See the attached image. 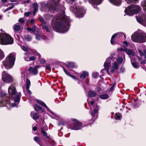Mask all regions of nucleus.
Here are the masks:
<instances>
[{
    "mask_svg": "<svg viewBox=\"0 0 146 146\" xmlns=\"http://www.w3.org/2000/svg\"><path fill=\"white\" fill-rule=\"evenodd\" d=\"M59 1L51 0L47 5L44 3H41V4L43 7L47 8L48 11H58L59 9L62 10V16L53 17L51 24L53 29L56 31L64 33L69 29L70 20L65 16L64 13L65 8L62 5H59L58 3Z\"/></svg>",
    "mask_w": 146,
    "mask_h": 146,
    "instance_id": "nucleus-1",
    "label": "nucleus"
},
{
    "mask_svg": "<svg viewBox=\"0 0 146 146\" xmlns=\"http://www.w3.org/2000/svg\"><path fill=\"white\" fill-rule=\"evenodd\" d=\"M15 59V54L14 53H11L7 57L5 60L3 62L2 67L3 66L6 69H8L11 68L13 66Z\"/></svg>",
    "mask_w": 146,
    "mask_h": 146,
    "instance_id": "nucleus-2",
    "label": "nucleus"
},
{
    "mask_svg": "<svg viewBox=\"0 0 146 146\" xmlns=\"http://www.w3.org/2000/svg\"><path fill=\"white\" fill-rule=\"evenodd\" d=\"M13 42V38L9 35L5 33L0 34V43L1 44H11Z\"/></svg>",
    "mask_w": 146,
    "mask_h": 146,
    "instance_id": "nucleus-3",
    "label": "nucleus"
},
{
    "mask_svg": "<svg viewBox=\"0 0 146 146\" xmlns=\"http://www.w3.org/2000/svg\"><path fill=\"white\" fill-rule=\"evenodd\" d=\"M133 41L137 42L143 43L146 41V35L138 32H135L131 36Z\"/></svg>",
    "mask_w": 146,
    "mask_h": 146,
    "instance_id": "nucleus-4",
    "label": "nucleus"
},
{
    "mask_svg": "<svg viewBox=\"0 0 146 146\" xmlns=\"http://www.w3.org/2000/svg\"><path fill=\"white\" fill-rule=\"evenodd\" d=\"M141 11V8L138 6L133 5L127 7L125 10L127 14L132 15L134 14L138 13Z\"/></svg>",
    "mask_w": 146,
    "mask_h": 146,
    "instance_id": "nucleus-5",
    "label": "nucleus"
},
{
    "mask_svg": "<svg viewBox=\"0 0 146 146\" xmlns=\"http://www.w3.org/2000/svg\"><path fill=\"white\" fill-rule=\"evenodd\" d=\"M88 103L90 106L91 114L93 117H94L98 113L99 107L95 104L93 101H91L90 103L88 102Z\"/></svg>",
    "mask_w": 146,
    "mask_h": 146,
    "instance_id": "nucleus-6",
    "label": "nucleus"
},
{
    "mask_svg": "<svg viewBox=\"0 0 146 146\" xmlns=\"http://www.w3.org/2000/svg\"><path fill=\"white\" fill-rule=\"evenodd\" d=\"M2 79L3 81L6 83L12 82L13 79L10 75L4 71L2 74Z\"/></svg>",
    "mask_w": 146,
    "mask_h": 146,
    "instance_id": "nucleus-7",
    "label": "nucleus"
},
{
    "mask_svg": "<svg viewBox=\"0 0 146 146\" xmlns=\"http://www.w3.org/2000/svg\"><path fill=\"white\" fill-rule=\"evenodd\" d=\"M72 120L74 122L75 125H70V128L72 129L76 130L81 128L82 127V123L80 122L75 119H72Z\"/></svg>",
    "mask_w": 146,
    "mask_h": 146,
    "instance_id": "nucleus-8",
    "label": "nucleus"
},
{
    "mask_svg": "<svg viewBox=\"0 0 146 146\" xmlns=\"http://www.w3.org/2000/svg\"><path fill=\"white\" fill-rule=\"evenodd\" d=\"M113 58V57L112 56H111V57H108V58L106 60L104 64V68L102 69V70L101 72H102L103 70H106L108 74H109L108 69L110 64L111 63V61L110 60L112 59Z\"/></svg>",
    "mask_w": 146,
    "mask_h": 146,
    "instance_id": "nucleus-9",
    "label": "nucleus"
},
{
    "mask_svg": "<svg viewBox=\"0 0 146 146\" xmlns=\"http://www.w3.org/2000/svg\"><path fill=\"white\" fill-rule=\"evenodd\" d=\"M8 91L9 95L11 97L14 98L16 93V91L14 84L11 85L9 88Z\"/></svg>",
    "mask_w": 146,
    "mask_h": 146,
    "instance_id": "nucleus-10",
    "label": "nucleus"
},
{
    "mask_svg": "<svg viewBox=\"0 0 146 146\" xmlns=\"http://www.w3.org/2000/svg\"><path fill=\"white\" fill-rule=\"evenodd\" d=\"M74 11L76 13L77 16L79 17H82L84 12V10L79 7L74 9Z\"/></svg>",
    "mask_w": 146,
    "mask_h": 146,
    "instance_id": "nucleus-11",
    "label": "nucleus"
},
{
    "mask_svg": "<svg viewBox=\"0 0 146 146\" xmlns=\"http://www.w3.org/2000/svg\"><path fill=\"white\" fill-rule=\"evenodd\" d=\"M21 96V94L20 93L16 94L15 98L14 99V103H12L11 104V106L13 107L17 106L19 102V101L20 98Z\"/></svg>",
    "mask_w": 146,
    "mask_h": 146,
    "instance_id": "nucleus-12",
    "label": "nucleus"
},
{
    "mask_svg": "<svg viewBox=\"0 0 146 146\" xmlns=\"http://www.w3.org/2000/svg\"><path fill=\"white\" fill-rule=\"evenodd\" d=\"M123 35L125 36L124 35L121 33H119L113 35L112 36L111 40V44H113L114 43V38H115L116 39L117 37L119 38L120 37L122 36ZM124 37H125V36H124Z\"/></svg>",
    "mask_w": 146,
    "mask_h": 146,
    "instance_id": "nucleus-13",
    "label": "nucleus"
},
{
    "mask_svg": "<svg viewBox=\"0 0 146 146\" xmlns=\"http://www.w3.org/2000/svg\"><path fill=\"white\" fill-rule=\"evenodd\" d=\"M8 98L7 97L4 98L3 99L0 101V107L5 106L7 104H9L10 106V104L9 102H8L7 100Z\"/></svg>",
    "mask_w": 146,
    "mask_h": 146,
    "instance_id": "nucleus-14",
    "label": "nucleus"
},
{
    "mask_svg": "<svg viewBox=\"0 0 146 146\" xmlns=\"http://www.w3.org/2000/svg\"><path fill=\"white\" fill-rule=\"evenodd\" d=\"M39 67V65L36 66L34 68L31 67L29 69V70L33 74H36L38 73L37 69Z\"/></svg>",
    "mask_w": 146,
    "mask_h": 146,
    "instance_id": "nucleus-15",
    "label": "nucleus"
},
{
    "mask_svg": "<svg viewBox=\"0 0 146 146\" xmlns=\"http://www.w3.org/2000/svg\"><path fill=\"white\" fill-rule=\"evenodd\" d=\"M13 28L15 32L19 31L22 29V28L19 23H16L14 25Z\"/></svg>",
    "mask_w": 146,
    "mask_h": 146,
    "instance_id": "nucleus-16",
    "label": "nucleus"
},
{
    "mask_svg": "<svg viewBox=\"0 0 146 146\" xmlns=\"http://www.w3.org/2000/svg\"><path fill=\"white\" fill-rule=\"evenodd\" d=\"M137 20L139 23H141L145 26H146V20L143 19L142 18L139 17L137 18Z\"/></svg>",
    "mask_w": 146,
    "mask_h": 146,
    "instance_id": "nucleus-17",
    "label": "nucleus"
},
{
    "mask_svg": "<svg viewBox=\"0 0 146 146\" xmlns=\"http://www.w3.org/2000/svg\"><path fill=\"white\" fill-rule=\"evenodd\" d=\"M31 115L32 117L34 120L37 119L39 117L38 113H36L31 112Z\"/></svg>",
    "mask_w": 146,
    "mask_h": 146,
    "instance_id": "nucleus-18",
    "label": "nucleus"
},
{
    "mask_svg": "<svg viewBox=\"0 0 146 146\" xmlns=\"http://www.w3.org/2000/svg\"><path fill=\"white\" fill-rule=\"evenodd\" d=\"M102 0H89L90 3L92 4L98 5L101 3Z\"/></svg>",
    "mask_w": 146,
    "mask_h": 146,
    "instance_id": "nucleus-19",
    "label": "nucleus"
},
{
    "mask_svg": "<svg viewBox=\"0 0 146 146\" xmlns=\"http://www.w3.org/2000/svg\"><path fill=\"white\" fill-rule=\"evenodd\" d=\"M113 4L119 6L121 4V0H109Z\"/></svg>",
    "mask_w": 146,
    "mask_h": 146,
    "instance_id": "nucleus-20",
    "label": "nucleus"
},
{
    "mask_svg": "<svg viewBox=\"0 0 146 146\" xmlns=\"http://www.w3.org/2000/svg\"><path fill=\"white\" fill-rule=\"evenodd\" d=\"M88 94L90 97H94L97 95V93L94 91L90 90L88 93Z\"/></svg>",
    "mask_w": 146,
    "mask_h": 146,
    "instance_id": "nucleus-21",
    "label": "nucleus"
},
{
    "mask_svg": "<svg viewBox=\"0 0 146 146\" xmlns=\"http://www.w3.org/2000/svg\"><path fill=\"white\" fill-rule=\"evenodd\" d=\"M30 53L28 52H26L25 53V56L24 57L25 60L26 61H30V57L29 55Z\"/></svg>",
    "mask_w": 146,
    "mask_h": 146,
    "instance_id": "nucleus-22",
    "label": "nucleus"
},
{
    "mask_svg": "<svg viewBox=\"0 0 146 146\" xmlns=\"http://www.w3.org/2000/svg\"><path fill=\"white\" fill-rule=\"evenodd\" d=\"M36 27L35 26L33 27L32 28H30L28 27L27 28V29L28 31H30L31 32L32 31V32L35 33L36 31Z\"/></svg>",
    "mask_w": 146,
    "mask_h": 146,
    "instance_id": "nucleus-23",
    "label": "nucleus"
},
{
    "mask_svg": "<svg viewBox=\"0 0 146 146\" xmlns=\"http://www.w3.org/2000/svg\"><path fill=\"white\" fill-rule=\"evenodd\" d=\"M25 39L27 41H31L32 39L31 37L29 35H26L24 36Z\"/></svg>",
    "mask_w": 146,
    "mask_h": 146,
    "instance_id": "nucleus-24",
    "label": "nucleus"
},
{
    "mask_svg": "<svg viewBox=\"0 0 146 146\" xmlns=\"http://www.w3.org/2000/svg\"><path fill=\"white\" fill-rule=\"evenodd\" d=\"M33 7L34 9V15H35V13L38 10V4L37 3H34L33 5Z\"/></svg>",
    "mask_w": 146,
    "mask_h": 146,
    "instance_id": "nucleus-25",
    "label": "nucleus"
},
{
    "mask_svg": "<svg viewBox=\"0 0 146 146\" xmlns=\"http://www.w3.org/2000/svg\"><path fill=\"white\" fill-rule=\"evenodd\" d=\"M37 101L42 106H43L46 108L47 110H49V108L46 105V104L42 101L40 100H37Z\"/></svg>",
    "mask_w": 146,
    "mask_h": 146,
    "instance_id": "nucleus-26",
    "label": "nucleus"
},
{
    "mask_svg": "<svg viewBox=\"0 0 146 146\" xmlns=\"http://www.w3.org/2000/svg\"><path fill=\"white\" fill-rule=\"evenodd\" d=\"M88 74L87 72H83L82 74L80 76V78L82 79H84L86 78V76H88Z\"/></svg>",
    "mask_w": 146,
    "mask_h": 146,
    "instance_id": "nucleus-27",
    "label": "nucleus"
},
{
    "mask_svg": "<svg viewBox=\"0 0 146 146\" xmlns=\"http://www.w3.org/2000/svg\"><path fill=\"white\" fill-rule=\"evenodd\" d=\"M67 67H70L73 68L75 66V65L74 62H68V64L66 65Z\"/></svg>",
    "mask_w": 146,
    "mask_h": 146,
    "instance_id": "nucleus-28",
    "label": "nucleus"
},
{
    "mask_svg": "<svg viewBox=\"0 0 146 146\" xmlns=\"http://www.w3.org/2000/svg\"><path fill=\"white\" fill-rule=\"evenodd\" d=\"M100 98L102 99H106L108 98V96L107 94H104L100 95Z\"/></svg>",
    "mask_w": 146,
    "mask_h": 146,
    "instance_id": "nucleus-29",
    "label": "nucleus"
},
{
    "mask_svg": "<svg viewBox=\"0 0 146 146\" xmlns=\"http://www.w3.org/2000/svg\"><path fill=\"white\" fill-rule=\"evenodd\" d=\"M121 117V114L119 113H117L116 114L115 116V118L117 120H119L120 119Z\"/></svg>",
    "mask_w": 146,
    "mask_h": 146,
    "instance_id": "nucleus-30",
    "label": "nucleus"
},
{
    "mask_svg": "<svg viewBox=\"0 0 146 146\" xmlns=\"http://www.w3.org/2000/svg\"><path fill=\"white\" fill-rule=\"evenodd\" d=\"M30 85V81L27 78L26 80V89H29Z\"/></svg>",
    "mask_w": 146,
    "mask_h": 146,
    "instance_id": "nucleus-31",
    "label": "nucleus"
},
{
    "mask_svg": "<svg viewBox=\"0 0 146 146\" xmlns=\"http://www.w3.org/2000/svg\"><path fill=\"white\" fill-rule=\"evenodd\" d=\"M112 67L113 68L116 70H117L118 68V64L116 62H114L113 64L112 65Z\"/></svg>",
    "mask_w": 146,
    "mask_h": 146,
    "instance_id": "nucleus-32",
    "label": "nucleus"
},
{
    "mask_svg": "<svg viewBox=\"0 0 146 146\" xmlns=\"http://www.w3.org/2000/svg\"><path fill=\"white\" fill-rule=\"evenodd\" d=\"M41 131L42 133L43 134V135L44 136L46 137V138H48V137L47 135V133L46 132L44 131L43 129V128H41Z\"/></svg>",
    "mask_w": 146,
    "mask_h": 146,
    "instance_id": "nucleus-33",
    "label": "nucleus"
},
{
    "mask_svg": "<svg viewBox=\"0 0 146 146\" xmlns=\"http://www.w3.org/2000/svg\"><path fill=\"white\" fill-rule=\"evenodd\" d=\"M33 139L34 141H35L36 143L39 144L40 141V139L39 138L36 137H34Z\"/></svg>",
    "mask_w": 146,
    "mask_h": 146,
    "instance_id": "nucleus-34",
    "label": "nucleus"
},
{
    "mask_svg": "<svg viewBox=\"0 0 146 146\" xmlns=\"http://www.w3.org/2000/svg\"><path fill=\"white\" fill-rule=\"evenodd\" d=\"M125 52L127 53L128 55L131 54H132L133 52L131 50L129 49H125Z\"/></svg>",
    "mask_w": 146,
    "mask_h": 146,
    "instance_id": "nucleus-35",
    "label": "nucleus"
},
{
    "mask_svg": "<svg viewBox=\"0 0 146 146\" xmlns=\"http://www.w3.org/2000/svg\"><path fill=\"white\" fill-rule=\"evenodd\" d=\"M15 7V6L14 5H12L10 7H9L8 8H7L6 9H5L4 11V12H5L6 11H7L9 10L13 9Z\"/></svg>",
    "mask_w": 146,
    "mask_h": 146,
    "instance_id": "nucleus-36",
    "label": "nucleus"
},
{
    "mask_svg": "<svg viewBox=\"0 0 146 146\" xmlns=\"http://www.w3.org/2000/svg\"><path fill=\"white\" fill-rule=\"evenodd\" d=\"M123 60V59L121 58L120 57H119L117 60V62L119 64L122 63Z\"/></svg>",
    "mask_w": 146,
    "mask_h": 146,
    "instance_id": "nucleus-37",
    "label": "nucleus"
},
{
    "mask_svg": "<svg viewBox=\"0 0 146 146\" xmlns=\"http://www.w3.org/2000/svg\"><path fill=\"white\" fill-rule=\"evenodd\" d=\"M4 57V54L3 52L0 49V58L2 59Z\"/></svg>",
    "mask_w": 146,
    "mask_h": 146,
    "instance_id": "nucleus-38",
    "label": "nucleus"
},
{
    "mask_svg": "<svg viewBox=\"0 0 146 146\" xmlns=\"http://www.w3.org/2000/svg\"><path fill=\"white\" fill-rule=\"evenodd\" d=\"M132 64L133 67L135 68H138L139 67L138 65L135 62L132 63Z\"/></svg>",
    "mask_w": 146,
    "mask_h": 146,
    "instance_id": "nucleus-39",
    "label": "nucleus"
},
{
    "mask_svg": "<svg viewBox=\"0 0 146 146\" xmlns=\"http://www.w3.org/2000/svg\"><path fill=\"white\" fill-rule=\"evenodd\" d=\"M52 17V15H47L45 16V18L46 19L49 21Z\"/></svg>",
    "mask_w": 146,
    "mask_h": 146,
    "instance_id": "nucleus-40",
    "label": "nucleus"
},
{
    "mask_svg": "<svg viewBox=\"0 0 146 146\" xmlns=\"http://www.w3.org/2000/svg\"><path fill=\"white\" fill-rule=\"evenodd\" d=\"M39 19L40 21L41 22L43 23H46V22L45 21V20H44V19L41 16H40L39 17Z\"/></svg>",
    "mask_w": 146,
    "mask_h": 146,
    "instance_id": "nucleus-41",
    "label": "nucleus"
},
{
    "mask_svg": "<svg viewBox=\"0 0 146 146\" xmlns=\"http://www.w3.org/2000/svg\"><path fill=\"white\" fill-rule=\"evenodd\" d=\"M35 110L36 111H38L41 109V108L40 106H36L35 108Z\"/></svg>",
    "mask_w": 146,
    "mask_h": 146,
    "instance_id": "nucleus-42",
    "label": "nucleus"
},
{
    "mask_svg": "<svg viewBox=\"0 0 146 146\" xmlns=\"http://www.w3.org/2000/svg\"><path fill=\"white\" fill-rule=\"evenodd\" d=\"M43 29L46 30V31L48 32V27L46 25H43L42 27Z\"/></svg>",
    "mask_w": 146,
    "mask_h": 146,
    "instance_id": "nucleus-43",
    "label": "nucleus"
},
{
    "mask_svg": "<svg viewBox=\"0 0 146 146\" xmlns=\"http://www.w3.org/2000/svg\"><path fill=\"white\" fill-rule=\"evenodd\" d=\"M99 76V73L98 72H95L93 74V76L96 78Z\"/></svg>",
    "mask_w": 146,
    "mask_h": 146,
    "instance_id": "nucleus-44",
    "label": "nucleus"
},
{
    "mask_svg": "<svg viewBox=\"0 0 146 146\" xmlns=\"http://www.w3.org/2000/svg\"><path fill=\"white\" fill-rule=\"evenodd\" d=\"M127 3L128 2L131 3H136L137 0H126Z\"/></svg>",
    "mask_w": 146,
    "mask_h": 146,
    "instance_id": "nucleus-45",
    "label": "nucleus"
},
{
    "mask_svg": "<svg viewBox=\"0 0 146 146\" xmlns=\"http://www.w3.org/2000/svg\"><path fill=\"white\" fill-rule=\"evenodd\" d=\"M22 49L24 51H27L28 50V48L25 46H23L22 47Z\"/></svg>",
    "mask_w": 146,
    "mask_h": 146,
    "instance_id": "nucleus-46",
    "label": "nucleus"
},
{
    "mask_svg": "<svg viewBox=\"0 0 146 146\" xmlns=\"http://www.w3.org/2000/svg\"><path fill=\"white\" fill-rule=\"evenodd\" d=\"M25 20L23 18H20L19 20V22L21 23H23L25 22Z\"/></svg>",
    "mask_w": 146,
    "mask_h": 146,
    "instance_id": "nucleus-47",
    "label": "nucleus"
},
{
    "mask_svg": "<svg viewBox=\"0 0 146 146\" xmlns=\"http://www.w3.org/2000/svg\"><path fill=\"white\" fill-rule=\"evenodd\" d=\"M115 85V83H114L113 85L111 87V88L109 90L110 92H111L113 90L114 87Z\"/></svg>",
    "mask_w": 146,
    "mask_h": 146,
    "instance_id": "nucleus-48",
    "label": "nucleus"
},
{
    "mask_svg": "<svg viewBox=\"0 0 146 146\" xmlns=\"http://www.w3.org/2000/svg\"><path fill=\"white\" fill-rule=\"evenodd\" d=\"M36 58L34 56H32L30 57V61H33L35 60Z\"/></svg>",
    "mask_w": 146,
    "mask_h": 146,
    "instance_id": "nucleus-49",
    "label": "nucleus"
},
{
    "mask_svg": "<svg viewBox=\"0 0 146 146\" xmlns=\"http://www.w3.org/2000/svg\"><path fill=\"white\" fill-rule=\"evenodd\" d=\"M36 39L38 40H40L41 38L40 37L38 34L36 35Z\"/></svg>",
    "mask_w": 146,
    "mask_h": 146,
    "instance_id": "nucleus-50",
    "label": "nucleus"
},
{
    "mask_svg": "<svg viewBox=\"0 0 146 146\" xmlns=\"http://www.w3.org/2000/svg\"><path fill=\"white\" fill-rule=\"evenodd\" d=\"M40 62L41 64H44L45 63L46 61L44 59L42 58L40 61Z\"/></svg>",
    "mask_w": 146,
    "mask_h": 146,
    "instance_id": "nucleus-51",
    "label": "nucleus"
},
{
    "mask_svg": "<svg viewBox=\"0 0 146 146\" xmlns=\"http://www.w3.org/2000/svg\"><path fill=\"white\" fill-rule=\"evenodd\" d=\"M63 69H64V72H65V73H66V74H67V75H69V76H70V74H69V73L67 70H66L64 68H63Z\"/></svg>",
    "mask_w": 146,
    "mask_h": 146,
    "instance_id": "nucleus-52",
    "label": "nucleus"
},
{
    "mask_svg": "<svg viewBox=\"0 0 146 146\" xmlns=\"http://www.w3.org/2000/svg\"><path fill=\"white\" fill-rule=\"evenodd\" d=\"M75 0H66L67 2L68 3H72L75 1Z\"/></svg>",
    "mask_w": 146,
    "mask_h": 146,
    "instance_id": "nucleus-53",
    "label": "nucleus"
},
{
    "mask_svg": "<svg viewBox=\"0 0 146 146\" xmlns=\"http://www.w3.org/2000/svg\"><path fill=\"white\" fill-rule=\"evenodd\" d=\"M30 13V12L25 13H24V16L25 17H28Z\"/></svg>",
    "mask_w": 146,
    "mask_h": 146,
    "instance_id": "nucleus-54",
    "label": "nucleus"
},
{
    "mask_svg": "<svg viewBox=\"0 0 146 146\" xmlns=\"http://www.w3.org/2000/svg\"><path fill=\"white\" fill-rule=\"evenodd\" d=\"M70 76H71L72 78L76 80H77V78L74 75H70Z\"/></svg>",
    "mask_w": 146,
    "mask_h": 146,
    "instance_id": "nucleus-55",
    "label": "nucleus"
},
{
    "mask_svg": "<svg viewBox=\"0 0 146 146\" xmlns=\"http://www.w3.org/2000/svg\"><path fill=\"white\" fill-rule=\"evenodd\" d=\"M46 69L48 70H50V66L49 65H47L46 66Z\"/></svg>",
    "mask_w": 146,
    "mask_h": 146,
    "instance_id": "nucleus-56",
    "label": "nucleus"
},
{
    "mask_svg": "<svg viewBox=\"0 0 146 146\" xmlns=\"http://www.w3.org/2000/svg\"><path fill=\"white\" fill-rule=\"evenodd\" d=\"M138 52L140 54L141 56H142L144 54L141 50H139Z\"/></svg>",
    "mask_w": 146,
    "mask_h": 146,
    "instance_id": "nucleus-57",
    "label": "nucleus"
},
{
    "mask_svg": "<svg viewBox=\"0 0 146 146\" xmlns=\"http://www.w3.org/2000/svg\"><path fill=\"white\" fill-rule=\"evenodd\" d=\"M30 22L31 24H33L35 22V20L34 19H32L30 21Z\"/></svg>",
    "mask_w": 146,
    "mask_h": 146,
    "instance_id": "nucleus-58",
    "label": "nucleus"
},
{
    "mask_svg": "<svg viewBox=\"0 0 146 146\" xmlns=\"http://www.w3.org/2000/svg\"><path fill=\"white\" fill-rule=\"evenodd\" d=\"M146 61L145 60H144L141 62V63L145 64L146 63Z\"/></svg>",
    "mask_w": 146,
    "mask_h": 146,
    "instance_id": "nucleus-59",
    "label": "nucleus"
},
{
    "mask_svg": "<svg viewBox=\"0 0 146 146\" xmlns=\"http://www.w3.org/2000/svg\"><path fill=\"white\" fill-rule=\"evenodd\" d=\"M33 130H34L35 131H36V129H37V127H36V126L34 127H33Z\"/></svg>",
    "mask_w": 146,
    "mask_h": 146,
    "instance_id": "nucleus-60",
    "label": "nucleus"
},
{
    "mask_svg": "<svg viewBox=\"0 0 146 146\" xmlns=\"http://www.w3.org/2000/svg\"><path fill=\"white\" fill-rule=\"evenodd\" d=\"M123 43L124 44H125L127 46H128V44H127V41H125L123 42Z\"/></svg>",
    "mask_w": 146,
    "mask_h": 146,
    "instance_id": "nucleus-61",
    "label": "nucleus"
},
{
    "mask_svg": "<svg viewBox=\"0 0 146 146\" xmlns=\"http://www.w3.org/2000/svg\"><path fill=\"white\" fill-rule=\"evenodd\" d=\"M28 92L30 94H32L31 92V91L29 90V89H27Z\"/></svg>",
    "mask_w": 146,
    "mask_h": 146,
    "instance_id": "nucleus-62",
    "label": "nucleus"
},
{
    "mask_svg": "<svg viewBox=\"0 0 146 146\" xmlns=\"http://www.w3.org/2000/svg\"><path fill=\"white\" fill-rule=\"evenodd\" d=\"M8 0H2V1L3 3H5Z\"/></svg>",
    "mask_w": 146,
    "mask_h": 146,
    "instance_id": "nucleus-63",
    "label": "nucleus"
},
{
    "mask_svg": "<svg viewBox=\"0 0 146 146\" xmlns=\"http://www.w3.org/2000/svg\"><path fill=\"white\" fill-rule=\"evenodd\" d=\"M115 69H114L113 68V69H112L111 70V72H113L114 71V70H115Z\"/></svg>",
    "mask_w": 146,
    "mask_h": 146,
    "instance_id": "nucleus-64",
    "label": "nucleus"
}]
</instances>
